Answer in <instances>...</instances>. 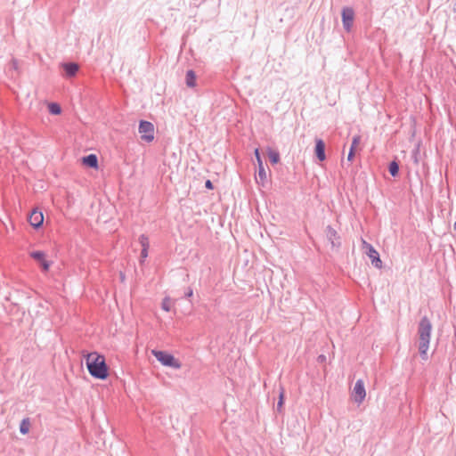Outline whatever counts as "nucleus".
<instances>
[{
  "mask_svg": "<svg viewBox=\"0 0 456 456\" xmlns=\"http://www.w3.org/2000/svg\"><path fill=\"white\" fill-rule=\"evenodd\" d=\"M388 171L392 176H396L399 173V165L396 161H391L388 166Z\"/></svg>",
  "mask_w": 456,
  "mask_h": 456,
  "instance_id": "obj_18",
  "label": "nucleus"
},
{
  "mask_svg": "<svg viewBox=\"0 0 456 456\" xmlns=\"http://www.w3.org/2000/svg\"><path fill=\"white\" fill-rule=\"evenodd\" d=\"M83 164L91 168H97L98 158L95 154H89L83 158Z\"/></svg>",
  "mask_w": 456,
  "mask_h": 456,
  "instance_id": "obj_12",
  "label": "nucleus"
},
{
  "mask_svg": "<svg viewBox=\"0 0 456 456\" xmlns=\"http://www.w3.org/2000/svg\"><path fill=\"white\" fill-rule=\"evenodd\" d=\"M28 222L35 229L41 227L44 223L43 212L37 208L33 209L28 216Z\"/></svg>",
  "mask_w": 456,
  "mask_h": 456,
  "instance_id": "obj_8",
  "label": "nucleus"
},
{
  "mask_svg": "<svg viewBox=\"0 0 456 456\" xmlns=\"http://www.w3.org/2000/svg\"><path fill=\"white\" fill-rule=\"evenodd\" d=\"M284 403V390L283 388L281 389L279 394V401L277 403L276 410L278 412H281L282 407Z\"/></svg>",
  "mask_w": 456,
  "mask_h": 456,
  "instance_id": "obj_20",
  "label": "nucleus"
},
{
  "mask_svg": "<svg viewBox=\"0 0 456 456\" xmlns=\"http://www.w3.org/2000/svg\"><path fill=\"white\" fill-rule=\"evenodd\" d=\"M254 154H255V157H256V160L257 166H262L263 165V160H262V158H261V155H260L259 149L256 148L255 150V151H254Z\"/></svg>",
  "mask_w": 456,
  "mask_h": 456,
  "instance_id": "obj_23",
  "label": "nucleus"
},
{
  "mask_svg": "<svg viewBox=\"0 0 456 456\" xmlns=\"http://www.w3.org/2000/svg\"><path fill=\"white\" fill-rule=\"evenodd\" d=\"M169 299L167 297L164 298L162 303H161V308L166 311V312H169L170 311V305H169Z\"/></svg>",
  "mask_w": 456,
  "mask_h": 456,
  "instance_id": "obj_24",
  "label": "nucleus"
},
{
  "mask_svg": "<svg viewBox=\"0 0 456 456\" xmlns=\"http://www.w3.org/2000/svg\"><path fill=\"white\" fill-rule=\"evenodd\" d=\"M343 28L346 32H350L354 20V11L352 7L345 6L341 11Z\"/></svg>",
  "mask_w": 456,
  "mask_h": 456,
  "instance_id": "obj_5",
  "label": "nucleus"
},
{
  "mask_svg": "<svg viewBox=\"0 0 456 456\" xmlns=\"http://www.w3.org/2000/svg\"><path fill=\"white\" fill-rule=\"evenodd\" d=\"M63 69L66 72V75L71 77L77 74L78 70V65L75 62H68L63 64Z\"/></svg>",
  "mask_w": 456,
  "mask_h": 456,
  "instance_id": "obj_13",
  "label": "nucleus"
},
{
  "mask_svg": "<svg viewBox=\"0 0 456 456\" xmlns=\"http://www.w3.org/2000/svg\"><path fill=\"white\" fill-rule=\"evenodd\" d=\"M152 354L164 366L179 370L182 366L181 362L175 356L167 352L160 350H152Z\"/></svg>",
  "mask_w": 456,
  "mask_h": 456,
  "instance_id": "obj_3",
  "label": "nucleus"
},
{
  "mask_svg": "<svg viewBox=\"0 0 456 456\" xmlns=\"http://www.w3.org/2000/svg\"><path fill=\"white\" fill-rule=\"evenodd\" d=\"M363 246L366 248L367 256L370 258L371 264L378 269L382 268V261L379 257V252L373 248V246L366 241H363Z\"/></svg>",
  "mask_w": 456,
  "mask_h": 456,
  "instance_id": "obj_6",
  "label": "nucleus"
},
{
  "mask_svg": "<svg viewBox=\"0 0 456 456\" xmlns=\"http://www.w3.org/2000/svg\"><path fill=\"white\" fill-rule=\"evenodd\" d=\"M86 364L89 374L101 380H104L109 376V369L103 355L96 352L90 353L86 355Z\"/></svg>",
  "mask_w": 456,
  "mask_h": 456,
  "instance_id": "obj_1",
  "label": "nucleus"
},
{
  "mask_svg": "<svg viewBox=\"0 0 456 456\" xmlns=\"http://www.w3.org/2000/svg\"><path fill=\"white\" fill-rule=\"evenodd\" d=\"M192 295H193V289L191 287H188L184 293V297H192Z\"/></svg>",
  "mask_w": 456,
  "mask_h": 456,
  "instance_id": "obj_26",
  "label": "nucleus"
},
{
  "mask_svg": "<svg viewBox=\"0 0 456 456\" xmlns=\"http://www.w3.org/2000/svg\"><path fill=\"white\" fill-rule=\"evenodd\" d=\"M10 69H12L14 70H17L18 69V61L15 60V59H12L11 63H10Z\"/></svg>",
  "mask_w": 456,
  "mask_h": 456,
  "instance_id": "obj_25",
  "label": "nucleus"
},
{
  "mask_svg": "<svg viewBox=\"0 0 456 456\" xmlns=\"http://www.w3.org/2000/svg\"><path fill=\"white\" fill-rule=\"evenodd\" d=\"M148 256V249L146 248H142V251H141V257L142 259L146 258Z\"/></svg>",
  "mask_w": 456,
  "mask_h": 456,
  "instance_id": "obj_27",
  "label": "nucleus"
},
{
  "mask_svg": "<svg viewBox=\"0 0 456 456\" xmlns=\"http://www.w3.org/2000/svg\"><path fill=\"white\" fill-rule=\"evenodd\" d=\"M353 395H354V400L357 403H361L364 400V398L366 396V391H365V387H364V383L362 379H358L355 382L354 390H353Z\"/></svg>",
  "mask_w": 456,
  "mask_h": 456,
  "instance_id": "obj_7",
  "label": "nucleus"
},
{
  "mask_svg": "<svg viewBox=\"0 0 456 456\" xmlns=\"http://www.w3.org/2000/svg\"><path fill=\"white\" fill-rule=\"evenodd\" d=\"M205 186H206V188H208V189H210V190H211V189H213V183H212V182H211L210 180H207V181H206V183H205Z\"/></svg>",
  "mask_w": 456,
  "mask_h": 456,
  "instance_id": "obj_28",
  "label": "nucleus"
},
{
  "mask_svg": "<svg viewBox=\"0 0 456 456\" xmlns=\"http://www.w3.org/2000/svg\"><path fill=\"white\" fill-rule=\"evenodd\" d=\"M268 158L272 164H277L280 161V153L269 148Z\"/></svg>",
  "mask_w": 456,
  "mask_h": 456,
  "instance_id": "obj_17",
  "label": "nucleus"
},
{
  "mask_svg": "<svg viewBox=\"0 0 456 456\" xmlns=\"http://www.w3.org/2000/svg\"><path fill=\"white\" fill-rule=\"evenodd\" d=\"M326 238L330 242L332 248H338L340 246V238L338 235L337 231L330 225L326 227Z\"/></svg>",
  "mask_w": 456,
  "mask_h": 456,
  "instance_id": "obj_9",
  "label": "nucleus"
},
{
  "mask_svg": "<svg viewBox=\"0 0 456 456\" xmlns=\"http://www.w3.org/2000/svg\"><path fill=\"white\" fill-rule=\"evenodd\" d=\"M361 142V136L360 135H354L352 140L351 147L349 149V152L347 155V160L352 161L354 157V151L356 147Z\"/></svg>",
  "mask_w": 456,
  "mask_h": 456,
  "instance_id": "obj_14",
  "label": "nucleus"
},
{
  "mask_svg": "<svg viewBox=\"0 0 456 456\" xmlns=\"http://www.w3.org/2000/svg\"><path fill=\"white\" fill-rule=\"evenodd\" d=\"M185 83L188 87L196 86V74L192 69H189L186 72Z\"/></svg>",
  "mask_w": 456,
  "mask_h": 456,
  "instance_id": "obj_16",
  "label": "nucleus"
},
{
  "mask_svg": "<svg viewBox=\"0 0 456 456\" xmlns=\"http://www.w3.org/2000/svg\"><path fill=\"white\" fill-rule=\"evenodd\" d=\"M267 180L266 172L265 170L264 165L258 166V175L256 177V183L265 186Z\"/></svg>",
  "mask_w": 456,
  "mask_h": 456,
  "instance_id": "obj_15",
  "label": "nucleus"
},
{
  "mask_svg": "<svg viewBox=\"0 0 456 456\" xmlns=\"http://www.w3.org/2000/svg\"><path fill=\"white\" fill-rule=\"evenodd\" d=\"M316 158L320 161H323L326 159L325 154V143L322 139H316L314 148Z\"/></svg>",
  "mask_w": 456,
  "mask_h": 456,
  "instance_id": "obj_11",
  "label": "nucleus"
},
{
  "mask_svg": "<svg viewBox=\"0 0 456 456\" xmlns=\"http://www.w3.org/2000/svg\"><path fill=\"white\" fill-rule=\"evenodd\" d=\"M30 256L38 261L42 266V269L46 272L50 268V262L45 259V254L43 251H32Z\"/></svg>",
  "mask_w": 456,
  "mask_h": 456,
  "instance_id": "obj_10",
  "label": "nucleus"
},
{
  "mask_svg": "<svg viewBox=\"0 0 456 456\" xmlns=\"http://www.w3.org/2000/svg\"><path fill=\"white\" fill-rule=\"evenodd\" d=\"M138 131L141 134L142 140L151 142L154 140V126L151 122L141 120Z\"/></svg>",
  "mask_w": 456,
  "mask_h": 456,
  "instance_id": "obj_4",
  "label": "nucleus"
},
{
  "mask_svg": "<svg viewBox=\"0 0 456 456\" xmlns=\"http://www.w3.org/2000/svg\"><path fill=\"white\" fill-rule=\"evenodd\" d=\"M49 112L53 115H59L61 112V106L56 102H52L48 105Z\"/></svg>",
  "mask_w": 456,
  "mask_h": 456,
  "instance_id": "obj_19",
  "label": "nucleus"
},
{
  "mask_svg": "<svg viewBox=\"0 0 456 456\" xmlns=\"http://www.w3.org/2000/svg\"><path fill=\"white\" fill-rule=\"evenodd\" d=\"M124 278H125L124 274H123V273H121V274H120V279H121V280H124Z\"/></svg>",
  "mask_w": 456,
  "mask_h": 456,
  "instance_id": "obj_29",
  "label": "nucleus"
},
{
  "mask_svg": "<svg viewBox=\"0 0 456 456\" xmlns=\"http://www.w3.org/2000/svg\"><path fill=\"white\" fill-rule=\"evenodd\" d=\"M431 321L427 317L423 316L418 324V336H419V352L422 360H428V351L429 348L431 331H432Z\"/></svg>",
  "mask_w": 456,
  "mask_h": 456,
  "instance_id": "obj_2",
  "label": "nucleus"
},
{
  "mask_svg": "<svg viewBox=\"0 0 456 456\" xmlns=\"http://www.w3.org/2000/svg\"><path fill=\"white\" fill-rule=\"evenodd\" d=\"M28 419H23L20 425V432L22 434V435H26L28 434Z\"/></svg>",
  "mask_w": 456,
  "mask_h": 456,
  "instance_id": "obj_22",
  "label": "nucleus"
},
{
  "mask_svg": "<svg viewBox=\"0 0 456 456\" xmlns=\"http://www.w3.org/2000/svg\"><path fill=\"white\" fill-rule=\"evenodd\" d=\"M139 242L142 246V248H146V249L149 248V247H150L149 239L145 234L140 235Z\"/></svg>",
  "mask_w": 456,
  "mask_h": 456,
  "instance_id": "obj_21",
  "label": "nucleus"
}]
</instances>
